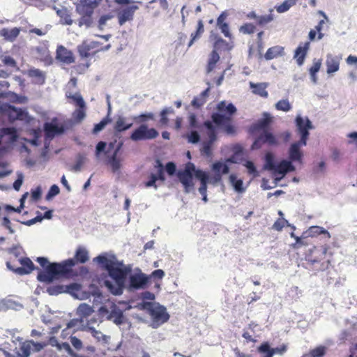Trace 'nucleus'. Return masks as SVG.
I'll list each match as a JSON object with an SVG mask.
<instances>
[{"mask_svg": "<svg viewBox=\"0 0 357 357\" xmlns=\"http://www.w3.org/2000/svg\"><path fill=\"white\" fill-rule=\"evenodd\" d=\"M146 308L151 318V326L156 328L168 321L169 315L166 308L156 303H147Z\"/></svg>", "mask_w": 357, "mask_h": 357, "instance_id": "0eeeda50", "label": "nucleus"}, {"mask_svg": "<svg viewBox=\"0 0 357 357\" xmlns=\"http://www.w3.org/2000/svg\"><path fill=\"white\" fill-rule=\"evenodd\" d=\"M59 192V188L56 185H52L46 195V199L51 200L54 197L57 195Z\"/></svg>", "mask_w": 357, "mask_h": 357, "instance_id": "0e129e2a", "label": "nucleus"}, {"mask_svg": "<svg viewBox=\"0 0 357 357\" xmlns=\"http://www.w3.org/2000/svg\"><path fill=\"white\" fill-rule=\"evenodd\" d=\"M295 124L296 132L300 136L299 140H301V144H305L308 139L310 130L314 128L312 123L307 116L298 114L295 119Z\"/></svg>", "mask_w": 357, "mask_h": 357, "instance_id": "1a4fd4ad", "label": "nucleus"}, {"mask_svg": "<svg viewBox=\"0 0 357 357\" xmlns=\"http://www.w3.org/2000/svg\"><path fill=\"white\" fill-rule=\"evenodd\" d=\"M188 123L190 130L186 134L188 142L192 144H197L199 142L200 135L195 129L199 128L201 129L202 132H206L204 126L201 128L197 120L196 116L194 114H189Z\"/></svg>", "mask_w": 357, "mask_h": 357, "instance_id": "ddd939ff", "label": "nucleus"}, {"mask_svg": "<svg viewBox=\"0 0 357 357\" xmlns=\"http://www.w3.org/2000/svg\"><path fill=\"white\" fill-rule=\"evenodd\" d=\"M250 88L252 89V93L257 95H259L261 97H267L268 92L266 91V84L265 83H259L254 84L252 82H250Z\"/></svg>", "mask_w": 357, "mask_h": 357, "instance_id": "ea45409f", "label": "nucleus"}, {"mask_svg": "<svg viewBox=\"0 0 357 357\" xmlns=\"http://www.w3.org/2000/svg\"><path fill=\"white\" fill-rule=\"evenodd\" d=\"M21 307V305L15 303L11 300H6L3 301L0 303V310H4L7 308H11L14 310H19Z\"/></svg>", "mask_w": 357, "mask_h": 357, "instance_id": "3c124183", "label": "nucleus"}, {"mask_svg": "<svg viewBox=\"0 0 357 357\" xmlns=\"http://www.w3.org/2000/svg\"><path fill=\"white\" fill-rule=\"evenodd\" d=\"M243 166L247 169L248 173L252 175L253 177L258 176L256 167L252 161L246 160L243 163Z\"/></svg>", "mask_w": 357, "mask_h": 357, "instance_id": "4d7b16f0", "label": "nucleus"}, {"mask_svg": "<svg viewBox=\"0 0 357 357\" xmlns=\"http://www.w3.org/2000/svg\"><path fill=\"white\" fill-rule=\"evenodd\" d=\"M161 180L164 181L163 176V169L161 165H159L157 168V172L155 174H152L151 175L150 180L146 183V187H152L154 186L156 188V185H155L156 181Z\"/></svg>", "mask_w": 357, "mask_h": 357, "instance_id": "58836bf2", "label": "nucleus"}, {"mask_svg": "<svg viewBox=\"0 0 357 357\" xmlns=\"http://www.w3.org/2000/svg\"><path fill=\"white\" fill-rule=\"evenodd\" d=\"M19 261L22 265L21 267L14 268L10 262H7V267L19 275L29 274L34 269V265L30 259L21 258Z\"/></svg>", "mask_w": 357, "mask_h": 357, "instance_id": "412c9836", "label": "nucleus"}, {"mask_svg": "<svg viewBox=\"0 0 357 357\" xmlns=\"http://www.w3.org/2000/svg\"><path fill=\"white\" fill-rule=\"evenodd\" d=\"M266 142L270 145H277L278 144V141L275 136L273 134L265 132L263 135H261L258 139H257L252 144V149H257L261 147V142Z\"/></svg>", "mask_w": 357, "mask_h": 357, "instance_id": "cd10ccee", "label": "nucleus"}, {"mask_svg": "<svg viewBox=\"0 0 357 357\" xmlns=\"http://www.w3.org/2000/svg\"><path fill=\"white\" fill-rule=\"evenodd\" d=\"M0 66L15 67V60L9 56L2 55L0 56Z\"/></svg>", "mask_w": 357, "mask_h": 357, "instance_id": "864d4df0", "label": "nucleus"}, {"mask_svg": "<svg viewBox=\"0 0 357 357\" xmlns=\"http://www.w3.org/2000/svg\"><path fill=\"white\" fill-rule=\"evenodd\" d=\"M132 122H130L126 118L119 116L116 121L114 129L118 132L126 130L131 128Z\"/></svg>", "mask_w": 357, "mask_h": 357, "instance_id": "4c0bfd02", "label": "nucleus"}, {"mask_svg": "<svg viewBox=\"0 0 357 357\" xmlns=\"http://www.w3.org/2000/svg\"><path fill=\"white\" fill-rule=\"evenodd\" d=\"M56 59L65 64H70L75 62L73 53L63 45L57 47Z\"/></svg>", "mask_w": 357, "mask_h": 357, "instance_id": "5701e85b", "label": "nucleus"}, {"mask_svg": "<svg viewBox=\"0 0 357 357\" xmlns=\"http://www.w3.org/2000/svg\"><path fill=\"white\" fill-rule=\"evenodd\" d=\"M208 94V89H206L202 92L199 96L194 98L191 105L195 108H199L204 105L206 101V98Z\"/></svg>", "mask_w": 357, "mask_h": 357, "instance_id": "a19ab883", "label": "nucleus"}, {"mask_svg": "<svg viewBox=\"0 0 357 357\" xmlns=\"http://www.w3.org/2000/svg\"><path fill=\"white\" fill-rule=\"evenodd\" d=\"M307 142L301 144V140L293 142L288 149V159H283L279 162L277 168L281 176H284L288 172H294L296 165L301 166L303 164V151L302 148L305 146Z\"/></svg>", "mask_w": 357, "mask_h": 357, "instance_id": "20e7f679", "label": "nucleus"}, {"mask_svg": "<svg viewBox=\"0 0 357 357\" xmlns=\"http://www.w3.org/2000/svg\"><path fill=\"white\" fill-rule=\"evenodd\" d=\"M234 162L235 161L233 158L215 162L211 165V169L215 173L213 175H211L207 172L197 169L193 163L188 162L186 164L184 170L179 173L178 178L184 186L186 192H190L194 188L193 176L197 178L201 183L198 190L199 192L203 196V201L207 202V185H217L222 180V175L229 173V165Z\"/></svg>", "mask_w": 357, "mask_h": 357, "instance_id": "f257e3e1", "label": "nucleus"}, {"mask_svg": "<svg viewBox=\"0 0 357 357\" xmlns=\"http://www.w3.org/2000/svg\"><path fill=\"white\" fill-rule=\"evenodd\" d=\"M91 321H89L85 328V330L89 332L97 341L102 343H107L109 339V336L104 335L101 331L96 330L93 326H91Z\"/></svg>", "mask_w": 357, "mask_h": 357, "instance_id": "7c9ffc66", "label": "nucleus"}, {"mask_svg": "<svg viewBox=\"0 0 357 357\" xmlns=\"http://www.w3.org/2000/svg\"><path fill=\"white\" fill-rule=\"evenodd\" d=\"M8 75V73L6 70H0V77H6ZM9 84L6 81L0 82V98L6 99L13 102H17L19 103L26 102V98L24 96H18L14 93L11 92H3V88H8Z\"/></svg>", "mask_w": 357, "mask_h": 357, "instance_id": "4468645a", "label": "nucleus"}, {"mask_svg": "<svg viewBox=\"0 0 357 357\" xmlns=\"http://www.w3.org/2000/svg\"><path fill=\"white\" fill-rule=\"evenodd\" d=\"M16 130L13 128H6L0 130V150L4 151L17 140Z\"/></svg>", "mask_w": 357, "mask_h": 357, "instance_id": "6ab92c4d", "label": "nucleus"}, {"mask_svg": "<svg viewBox=\"0 0 357 357\" xmlns=\"http://www.w3.org/2000/svg\"><path fill=\"white\" fill-rule=\"evenodd\" d=\"M139 8L136 4H132L129 7L123 9L119 14V22L121 25L123 24L127 21L132 19L134 13Z\"/></svg>", "mask_w": 357, "mask_h": 357, "instance_id": "bb28decb", "label": "nucleus"}, {"mask_svg": "<svg viewBox=\"0 0 357 357\" xmlns=\"http://www.w3.org/2000/svg\"><path fill=\"white\" fill-rule=\"evenodd\" d=\"M318 14L323 17V20H320L318 24L315 26V29L317 31H321L323 29V25L328 21V18L326 13L321 10L318 11Z\"/></svg>", "mask_w": 357, "mask_h": 357, "instance_id": "69168bd1", "label": "nucleus"}, {"mask_svg": "<svg viewBox=\"0 0 357 357\" xmlns=\"http://www.w3.org/2000/svg\"><path fill=\"white\" fill-rule=\"evenodd\" d=\"M149 280V276L140 269H132L130 265H126L125 272L121 271L115 282L105 280L104 284L114 295H121L124 288L129 290L144 289Z\"/></svg>", "mask_w": 357, "mask_h": 357, "instance_id": "f03ea898", "label": "nucleus"}, {"mask_svg": "<svg viewBox=\"0 0 357 357\" xmlns=\"http://www.w3.org/2000/svg\"><path fill=\"white\" fill-rule=\"evenodd\" d=\"M327 351V347L324 346H318L316 348L312 349L306 357H322L325 355Z\"/></svg>", "mask_w": 357, "mask_h": 357, "instance_id": "09e8293b", "label": "nucleus"}, {"mask_svg": "<svg viewBox=\"0 0 357 357\" xmlns=\"http://www.w3.org/2000/svg\"><path fill=\"white\" fill-rule=\"evenodd\" d=\"M102 0H79L76 5V12L79 15H92Z\"/></svg>", "mask_w": 357, "mask_h": 357, "instance_id": "2eb2a0df", "label": "nucleus"}, {"mask_svg": "<svg viewBox=\"0 0 357 357\" xmlns=\"http://www.w3.org/2000/svg\"><path fill=\"white\" fill-rule=\"evenodd\" d=\"M20 29L14 27L12 29H3L0 31V36L3 37L5 40L13 41L20 34Z\"/></svg>", "mask_w": 357, "mask_h": 357, "instance_id": "c9c22d12", "label": "nucleus"}, {"mask_svg": "<svg viewBox=\"0 0 357 357\" xmlns=\"http://www.w3.org/2000/svg\"><path fill=\"white\" fill-rule=\"evenodd\" d=\"M284 55V47L280 45L270 47L266 51L264 57L266 60H271Z\"/></svg>", "mask_w": 357, "mask_h": 357, "instance_id": "72a5a7b5", "label": "nucleus"}, {"mask_svg": "<svg viewBox=\"0 0 357 357\" xmlns=\"http://www.w3.org/2000/svg\"><path fill=\"white\" fill-rule=\"evenodd\" d=\"M174 112V109L171 107H167V108L164 109L160 113L161 123H162L164 125L167 124L168 122V119L167 117V115L169 114H173Z\"/></svg>", "mask_w": 357, "mask_h": 357, "instance_id": "e2e57ef3", "label": "nucleus"}, {"mask_svg": "<svg viewBox=\"0 0 357 357\" xmlns=\"http://www.w3.org/2000/svg\"><path fill=\"white\" fill-rule=\"evenodd\" d=\"M113 16L112 15H104L101 16L98 22V28L99 30H103L105 26L107 25V23L109 20H110Z\"/></svg>", "mask_w": 357, "mask_h": 357, "instance_id": "052dcab7", "label": "nucleus"}, {"mask_svg": "<svg viewBox=\"0 0 357 357\" xmlns=\"http://www.w3.org/2000/svg\"><path fill=\"white\" fill-rule=\"evenodd\" d=\"M102 268L107 271L109 277L115 282L121 271H126V264L118 260L112 252H103L93 259Z\"/></svg>", "mask_w": 357, "mask_h": 357, "instance_id": "423d86ee", "label": "nucleus"}, {"mask_svg": "<svg viewBox=\"0 0 357 357\" xmlns=\"http://www.w3.org/2000/svg\"><path fill=\"white\" fill-rule=\"evenodd\" d=\"M68 294L73 296L75 299L78 300H86L91 295H98L100 294L97 291H88L83 289V287L77 283H72L68 285Z\"/></svg>", "mask_w": 357, "mask_h": 357, "instance_id": "dca6fc26", "label": "nucleus"}, {"mask_svg": "<svg viewBox=\"0 0 357 357\" xmlns=\"http://www.w3.org/2000/svg\"><path fill=\"white\" fill-rule=\"evenodd\" d=\"M41 133L40 131L33 130V138L31 139H26L23 138L22 139L24 141V142H21L22 146L20 148V153L22 155V156H25L24 153H29L30 152V150L29 149V146H37L40 144L38 142V137L39 135Z\"/></svg>", "mask_w": 357, "mask_h": 357, "instance_id": "b1692460", "label": "nucleus"}, {"mask_svg": "<svg viewBox=\"0 0 357 357\" xmlns=\"http://www.w3.org/2000/svg\"><path fill=\"white\" fill-rule=\"evenodd\" d=\"M106 145V143L103 142H100L97 144L96 148V156L98 160L101 159L102 155L105 154Z\"/></svg>", "mask_w": 357, "mask_h": 357, "instance_id": "bf43d9fd", "label": "nucleus"}, {"mask_svg": "<svg viewBox=\"0 0 357 357\" xmlns=\"http://www.w3.org/2000/svg\"><path fill=\"white\" fill-rule=\"evenodd\" d=\"M265 164L264 169L270 170L273 172L275 177V183H277L284 176H281V174L278 172L277 168L279 166V163L275 165L274 163L275 156L272 153L268 152L265 155Z\"/></svg>", "mask_w": 357, "mask_h": 357, "instance_id": "4be33fe9", "label": "nucleus"}, {"mask_svg": "<svg viewBox=\"0 0 357 357\" xmlns=\"http://www.w3.org/2000/svg\"><path fill=\"white\" fill-rule=\"evenodd\" d=\"M158 132L154 128H149L146 125L140 126L130 136L134 141L155 138Z\"/></svg>", "mask_w": 357, "mask_h": 357, "instance_id": "f3484780", "label": "nucleus"}, {"mask_svg": "<svg viewBox=\"0 0 357 357\" xmlns=\"http://www.w3.org/2000/svg\"><path fill=\"white\" fill-rule=\"evenodd\" d=\"M93 312V307L86 303L80 304L77 309V314L82 317H89Z\"/></svg>", "mask_w": 357, "mask_h": 357, "instance_id": "a18cd8bd", "label": "nucleus"}, {"mask_svg": "<svg viewBox=\"0 0 357 357\" xmlns=\"http://www.w3.org/2000/svg\"><path fill=\"white\" fill-rule=\"evenodd\" d=\"M307 237H316L320 234H326L328 238H331L330 233L324 228L319 226H312L305 233Z\"/></svg>", "mask_w": 357, "mask_h": 357, "instance_id": "e433bc0d", "label": "nucleus"}, {"mask_svg": "<svg viewBox=\"0 0 357 357\" xmlns=\"http://www.w3.org/2000/svg\"><path fill=\"white\" fill-rule=\"evenodd\" d=\"M99 313L102 317H105L116 324H120L123 321L122 309L114 304H111L109 308L107 306L101 307Z\"/></svg>", "mask_w": 357, "mask_h": 357, "instance_id": "9b49d317", "label": "nucleus"}, {"mask_svg": "<svg viewBox=\"0 0 357 357\" xmlns=\"http://www.w3.org/2000/svg\"><path fill=\"white\" fill-rule=\"evenodd\" d=\"M36 50L38 58L43 61L45 65H50L52 63V58L45 45L38 47Z\"/></svg>", "mask_w": 357, "mask_h": 357, "instance_id": "473e14b6", "label": "nucleus"}, {"mask_svg": "<svg viewBox=\"0 0 357 357\" xmlns=\"http://www.w3.org/2000/svg\"><path fill=\"white\" fill-rule=\"evenodd\" d=\"M347 137L349 139V144H355L357 146V132H351L347 135Z\"/></svg>", "mask_w": 357, "mask_h": 357, "instance_id": "774afa93", "label": "nucleus"}, {"mask_svg": "<svg viewBox=\"0 0 357 357\" xmlns=\"http://www.w3.org/2000/svg\"><path fill=\"white\" fill-rule=\"evenodd\" d=\"M310 48V43L305 42L299 44L295 50L294 59L298 66H302Z\"/></svg>", "mask_w": 357, "mask_h": 357, "instance_id": "a878e982", "label": "nucleus"}, {"mask_svg": "<svg viewBox=\"0 0 357 357\" xmlns=\"http://www.w3.org/2000/svg\"><path fill=\"white\" fill-rule=\"evenodd\" d=\"M37 261L43 268L38 272L37 278L40 282L45 283L57 280L61 275L68 273L75 265L73 259H68L60 263H50L45 257H38Z\"/></svg>", "mask_w": 357, "mask_h": 357, "instance_id": "7ed1b4c3", "label": "nucleus"}, {"mask_svg": "<svg viewBox=\"0 0 357 357\" xmlns=\"http://www.w3.org/2000/svg\"><path fill=\"white\" fill-rule=\"evenodd\" d=\"M321 66V59H314L313 64L311 68L309 69L310 73H317L320 70Z\"/></svg>", "mask_w": 357, "mask_h": 357, "instance_id": "338daca9", "label": "nucleus"}, {"mask_svg": "<svg viewBox=\"0 0 357 357\" xmlns=\"http://www.w3.org/2000/svg\"><path fill=\"white\" fill-rule=\"evenodd\" d=\"M118 149H116L113 155L108 159V165L110 166L112 170L114 172L119 171L121 167V160L116 157Z\"/></svg>", "mask_w": 357, "mask_h": 357, "instance_id": "79ce46f5", "label": "nucleus"}, {"mask_svg": "<svg viewBox=\"0 0 357 357\" xmlns=\"http://www.w3.org/2000/svg\"><path fill=\"white\" fill-rule=\"evenodd\" d=\"M29 75L36 84H41L45 82V74L38 69H31L29 71Z\"/></svg>", "mask_w": 357, "mask_h": 357, "instance_id": "c03bdc74", "label": "nucleus"}, {"mask_svg": "<svg viewBox=\"0 0 357 357\" xmlns=\"http://www.w3.org/2000/svg\"><path fill=\"white\" fill-rule=\"evenodd\" d=\"M206 135L208 139L203 142L201 153L206 157H211L213 154V144L217 139L218 130L211 121L204 123Z\"/></svg>", "mask_w": 357, "mask_h": 357, "instance_id": "6e6552de", "label": "nucleus"}, {"mask_svg": "<svg viewBox=\"0 0 357 357\" xmlns=\"http://www.w3.org/2000/svg\"><path fill=\"white\" fill-rule=\"evenodd\" d=\"M229 182L236 192L242 194L245 192L247 186L236 174H231L229 176Z\"/></svg>", "mask_w": 357, "mask_h": 357, "instance_id": "c85d7f7f", "label": "nucleus"}, {"mask_svg": "<svg viewBox=\"0 0 357 357\" xmlns=\"http://www.w3.org/2000/svg\"><path fill=\"white\" fill-rule=\"evenodd\" d=\"M285 226H291L288 221L284 218H280L278 219L273 225V229L276 231H281Z\"/></svg>", "mask_w": 357, "mask_h": 357, "instance_id": "6e6d98bb", "label": "nucleus"}, {"mask_svg": "<svg viewBox=\"0 0 357 357\" xmlns=\"http://www.w3.org/2000/svg\"><path fill=\"white\" fill-rule=\"evenodd\" d=\"M48 344L46 342H35L33 340H27L20 342V349L16 351V354L20 357H28L31 351H40Z\"/></svg>", "mask_w": 357, "mask_h": 357, "instance_id": "f8f14e48", "label": "nucleus"}, {"mask_svg": "<svg viewBox=\"0 0 357 357\" xmlns=\"http://www.w3.org/2000/svg\"><path fill=\"white\" fill-rule=\"evenodd\" d=\"M68 98L71 100L79 107L73 112V119L76 123H79L82 121L85 117V102L82 96L78 93H71L70 92L66 93Z\"/></svg>", "mask_w": 357, "mask_h": 357, "instance_id": "9d476101", "label": "nucleus"}, {"mask_svg": "<svg viewBox=\"0 0 357 357\" xmlns=\"http://www.w3.org/2000/svg\"><path fill=\"white\" fill-rule=\"evenodd\" d=\"M45 129L48 137L54 136L55 134L61 133L63 130L62 126L54 121L51 123H45Z\"/></svg>", "mask_w": 357, "mask_h": 357, "instance_id": "f704fd0d", "label": "nucleus"}, {"mask_svg": "<svg viewBox=\"0 0 357 357\" xmlns=\"http://www.w3.org/2000/svg\"><path fill=\"white\" fill-rule=\"evenodd\" d=\"M275 107L278 110H281L283 112H289L291 109V105L287 100H281L278 101Z\"/></svg>", "mask_w": 357, "mask_h": 357, "instance_id": "5fc2aeb1", "label": "nucleus"}, {"mask_svg": "<svg viewBox=\"0 0 357 357\" xmlns=\"http://www.w3.org/2000/svg\"><path fill=\"white\" fill-rule=\"evenodd\" d=\"M68 285H55L47 288V291L50 295H58L62 293L68 294Z\"/></svg>", "mask_w": 357, "mask_h": 357, "instance_id": "de8ad7c7", "label": "nucleus"}, {"mask_svg": "<svg viewBox=\"0 0 357 357\" xmlns=\"http://www.w3.org/2000/svg\"><path fill=\"white\" fill-rule=\"evenodd\" d=\"M341 61V55L328 53L325 59V66L326 68L327 75L329 76H333L335 73L339 71Z\"/></svg>", "mask_w": 357, "mask_h": 357, "instance_id": "aec40b11", "label": "nucleus"}, {"mask_svg": "<svg viewBox=\"0 0 357 357\" xmlns=\"http://www.w3.org/2000/svg\"><path fill=\"white\" fill-rule=\"evenodd\" d=\"M214 40H215V41L214 42L213 47L216 51L222 50L229 52L234 47L232 41L227 43L221 38H217L216 36L214 38Z\"/></svg>", "mask_w": 357, "mask_h": 357, "instance_id": "2f4dec72", "label": "nucleus"}, {"mask_svg": "<svg viewBox=\"0 0 357 357\" xmlns=\"http://www.w3.org/2000/svg\"><path fill=\"white\" fill-rule=\"evenodd\" d=\"M92 24L91 15H81L80 19L78 22L79 26H85L86 27H90Z\"/></svg>", "mask_w": 357, "mask_h": 357, "instance_id": "680f3d73", "label": "nucleus"}, {"mask_svg": "<svg viewBox=\"0 0 357 357\" xmlns=\"http://www.w3.org/2000/svg\"><path fill=\"white\" fill-rule=\"evenodd\" d=\"M272 121V117L268 113H264L263 117L259 120L257 123L258 128H264L266 127Z\"/></svg>", "mask_w": 357, "mask_h": 357, "instance_id": "603ef678", "label": "nucleus"}, {"mask_svg": "<svg viewBox=\"0 0 357 357\" xmlns=\"http://www.w3.org/2000/svg\"><path fill=\"white\" fill-rule=\"evenodd\" d=\"M259 352L264 354V357H273V355L271 351V347L268 342L261 344L258 348Z\"/></svg>", "mask_w": 357, "mask_h": 357, "instance_id": "13d9d810", "label": "nucleus"}, {"mask_svg": "<svg viewBox=\"0 0 357 357\" xmlns=\"http://www.w3.org/2000/svg\"><path fill=\"white\" fill-rule=\"evenodd\" d=\"M236 108L231 102L221 101L216 106V112L212 115L213 122H211L216 130L219 128L224 129L227 133H232L234 130L231 124L232 116L236 113Z\"/></svg>", "mask_w": 357, "mask_h": 357, "instance_id": "39448f33", "label": "nucleus"}, {"mask_svg": "<svg viewBox=\"0 0 357 357\" xmlns=\"http://www.w3.org/2000/svg\"><path fill=\"white\" fill-rule=\"evenodd\" d=\"M0 112L8 116L10 121L26 120L28 119L27 112L7 104H4L0 107Z\"/></svg>", "mask_w": 357, "mask_h": 357, "instance_id": "a211bd4d", "label": "nucleus"}, {"mask_svg": "<svg viewBox=\"0 0 357 357\" xmlns=\"http://www.w3.org/2000/svg\"><path fill=\"white\" fill-rule=\"evenodd\" d=\"M75 257L77 262L85 263L89 259V252L83 247H79L75 252Z\"/></svg>", "mask_w": 357, "mask_h": 357, "instance_id": "49530a36", "label": "nucleus"}, {"mask_svg": "<svg viewBox=\"0 0 357 357\" xmlns=\"http://www.w3.org/2000/svg\"><path fill=\"white\" fill-rule=\"evenodd\" d=\"M219 60V54H218L216 50H213V51L210 54L208 61V65L206 68L208 73L213 71L216 68V65Z\"/></svg>", "mask_w": 357, "mask_h": 357, "instance_id": "37998d69", "label": "nucleus"}, {"mask_svg": "<svg viewBox=\"0 0 357 357\" xmlns=\"http://www.w3.org/2000/svg\"><path fill=\"white\" fill-rule=\"evenodd\" d=\"M100 45V43L99 41L84 40L78 46V52L81 56L86 57L90 50L98 47Z\"/></svg>", "mask_w": 357, "mask_h": 357, "instance_id": "c756f323", "label": "nucleus"}, {"mask_svg": "<svg viewBox=\"0 0 357 357\" xmlns=\"http://www.w3.org/2000/svg\"><path fill=\"white\" fill-rule=\"evenodd\" d=\"M296 4V0H286L275 8L279 13L287 11L291 7Z\"/></svg>", "mask_w": 357, "mask_h": 357, "instance_id": "8fccbe9b", "label": "nucleus"}, {"mask_svg": "<svg viewBox=\"0 0 357 357\" xmlns=\"http://www.w3.org/2000/svg\"><path fill=\"white\" fill-rule=\"evenodd\" d=\"M228 16L229 13L227 11L222 12L217 19V26L226 38L231 40L232 35L229 31V24L227 22Z\"/></svg>", "mask_w": 357, "mask_h": 357, "instance_id": "393cba45", "label": "nucleus"}]
</instances>
